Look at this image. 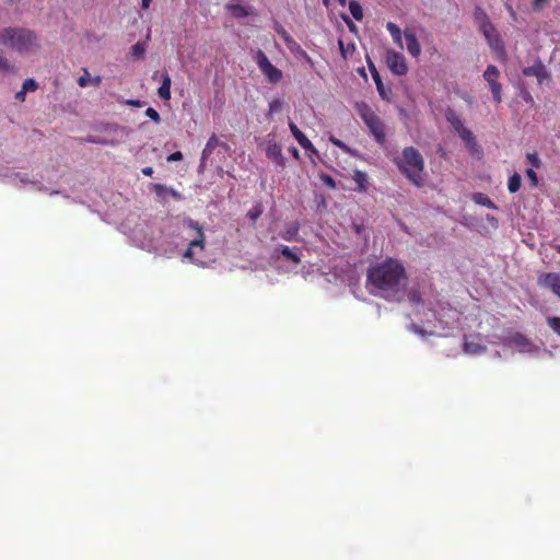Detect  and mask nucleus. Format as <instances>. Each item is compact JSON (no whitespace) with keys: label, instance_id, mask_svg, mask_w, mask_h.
I'll use <instances>...</instances> for the list:
<instances>
[{"label":"nucleus","instance_id":"nucleus-1","mask_svg":"<svg viewBox=\"0 0 560 560\" xmlns=\"http://www.w3.org/2000/svg\"><path fill=\"white\" fill-rule=\"evenodd\" d=\"M408 284L405 266L398 259H386L372 264L366 271L369 292L389 302H400Z\"/></svg>","mask_w":560,"mask_h":560},{"label":"nucleus","instance_id":"nucleus-2","mask_svg":"<svg viewBox=\"0 0 560 560\" xmlns=\"http://www.w3.org/2000/svg\"><path fill=\"white\" fill-rule=\"evenodd\" d=\"M394 163L416 187L420 188L424 185V159L418 149L415 147L404 148L401 156L395 158Z\"/></svg>","mask_w":560,"mask_h":560},{"label":"nucleus","instance_id":"nucleus-3","mask_svg":"<svg viewBox=\"0 0 560 560\" xmlns=\"http://www.w3.org/2000/svg\"><path fill=\"white\" fill-rule=\"evenodd\" d=\"M0 44L19 52L32 50L37 47L36 34L27 28L4 27L0 30Z\"/></svg>","mask_w":560,"mask_h":560},{"label":"nucleus","instance_id":"nucleus-4","mask_svg":"<svg viewBox=\"0 0 560 560\" xmlns=\"http://www.w3.org/2000/svg\"><path fill=\"white\" fill-rule=\"evenodd\" d=\"M358 112L364 124L368 126L370 132L373 135L375 141L380 145H384L386 142V132L385 125L382 119L365 103L358 106Z\"/></svg>","mask_w":560,"mask_h":560},{"label":"nucleus","instance_id":"nucleus-5","mask_svg":"<svg viewBox=\"0 0 560 560\" xmlns=\"http://www.w3.org/2000/svg\"><path fill=\"white\" fill-rule=\"evenodd\" d=\"M254 59L258 69L269 83L277 84L282 80V71L270 62L267 55L261 49L256 51Z\"/></svg>","mask_w":560,"mask_h":560},{"label":"nucleus","instance_id":"nucleus-6","mask_svg":"<svg viewBox=\"0 0 560 560\" xmlns=\"http://www.w3.org/2000/svg\"><path fill=\"white\" fill-rule=\"evenodd\" d=\"M480 32L483 34L490 48L497 54L500 60L506 59V50L500 34L493 24L489 25V28H482Z\"/></svg>","mask_w":560,"mask_h":560},{"label":"nucleus","instance_id":"nucleus-7","mask_svg":"<svg viewBox=\"0 0 560 560\" xmlns=\"http://www.w3.org/2000/svg\"><path fill=\"white\" fill-rule=\"evenodd\" d=\"M499 77L500 71L494 65H489L483 72V79L489 84L493 101L498 104L502 102V85L498 81Z\"/></svg>","mask_w":560,"mask_h":560},{"label":"nucleus","instance_id":"nucleus-8","mask_svg":"<svg viewBox=\"0 0 560 560\" xmlns=\"http://www.w3.org/2000/svg\"><path fill=\"white\" fill-rule=\"evenodd\" d=\"M386 65L388 69L396 75H405L408 72L405 56L394 49L386 51Z\"/></svg>","mask_w":560,"mask_h":560},{"label":"nucleus","instance_id":"nucleus-9","mask_svg":"<svg viewBox=\"0 0 560 560\" xmlns=\"http://www.w3.org/2000/svg\"><path fill=\"white\" fill-rule=\"evenodd\" d=\"M282 255L288 261L299 265L301 262L302 249L300 247H289L287 245H278L273 248L272 257L278 258Z\"/></svg>","mask_w":560,"mask_h":560},{"label":"nucleus","instance_id":"nucleus-10","mask_svg":"<svg viewBox=\"0 0 560 560\" xmlns=\"http://www.w3.org/2000/svg\"><path fill=\"white\" fill-rule=\"evenodd\" d=\"M538 284L549 288L560 298V275L556 272L544 273L538 279Z\"/></svg>","mask_w":560,"mask_h":560},{"label":"nucleus","instance_id":"nucleus-11","mask_svg":"<svg viewBox=\"0 0 560 560\" xmlns=\"http://www.w3.org/2000/svg\"><path fill=\"white\" fill-rule=\"evenodd\" d=\"M522 73L525 77H536L539 84L549 78L546 67L540 61L530 67L523 68Z\"/></svg>","mask_w":560,"mask_h":560},{"label":"nucleus","instance_id":"nucleus-12","mask_svg":"<svg viewBox=\"0 0 560 560\" xmlns=\"http://www.w3.org/2000/svg\"><path fill=\"white\" fill-rule=\"evenodd\" d=\"M404 37L406 40V49L413 57L418 58L421 54V46L418 42L416 34L410 30L404 31Z\"/></svg>","mask_w":560,"mask_h":560},{"label":"nucleus","instance_id":"nucleus-13","mask_svg":"<svg viewBox=\"0 0 560 560\" xmlns=\"http://www.w3.org/2000/svg\"><path fill=\"white\" fill-rule=\"evenodd\" d=\"M266 155L269 160L275 162L278 166L284 167L285 165V158L282 153V149L277 143H269L266 148Z\"/></svg>","mask_w":560,"mask_h":560},{"label":"nucleus","instance_id":"nucleus-14","mask_svg":"<svg viewBox=\"0 0 560 560\" xmlns=\"http://www.w3.org/2000/svg\"><path fill=\"white\" fill-rule=\"evenodd\" d=\"M300 229L301 225L298 221L288 222L284 226V230L279 233V236L287 242L296 241L299 237Z\"/></svg>","mask_w":560,"mask_h":560},{"label":"nucleus","instance_id":"nucleus-15","mask_svg":"<svg viewBox=\"0 0 560 560\" xmlns=\"http://www.w3.org/2000/svg\"><path fill=\"white\" fill-rule=\"evenodd\" d=\"M219 145L225 147V143L221 142L215 133H212V136L209 138L208 142L206 143V147L202 150L200 166L205 165L208 158L213 153V150Z\"/></svg>","mask_w":560,"mask_h":560},{"label":"nucleus","instance_id":"nucleus-16","mask_svg":"<svg viewBox=\"0 0 560 560\" xmlns=\"http://www.w3.org/2000/svg\"><path fill=\"white\" fill-rule=\"evenodd\" d=\"M289 128H290V131L292 133V136L295 138V140L298 141V143L303 148V149H311L312 148V142L307 139V137L298 128V126L294 124V122H290L289 124Z\"/></svg>","mask_w":560,"mask_h":560},{"label":"nucleus","instance_id":"nucleus-17","mask_svg":"<svg viewBox=\"0 0 560 560\" xmlns=\"http://www.w3.org/2000/svg\"><path fill=\"white\" fill-rule=\"evenodd\" d=\"M445 118L447 120V122L452 126V128L454 129V131L457 132V135L463 130L465 129V125L462 120V118L459 117V115H457L453 109H447L446 113H445Z\"/></svg>","mask_w":560,"mask_h":560},{"label":"nucleus","instance_id":"nucleus-18","mask_svg":"<svg viewBox=\"0 0 560 560\" xmlns=\"http://www.w3.org/2000/svg\"><path fill=\"white\" fill-rule=\"evenodd\" d=\"M352 179L357 184V190L360 192H365L369 187V179L365 172L357 170L352 176Z\"/></svg>","mask_w":560,"mask_h":560},{"label":"nucleus","instance_id":"nucleus-19","mask_svg":"<svg viewBox=\"0 0 560 560\" xmlns=\"http://www.w3.org/2000/svg\"><path fill=\"white\" fill-rule=\"evenodd\" d=\"M474 18L478 25L479 31L482 28H489V25H491V21L483 9L480 7H477L474 11Z\"/></svg>","mask_w":560,"mask_h":560},{"label":"nucleus","instance_id":"nucleus-20","mask_svg":"<svg viewBox=\"0 0 560 560\" xmlns=\"http://www.w3.org/2000/svg\"><path fill=\"white\" fill-rule=\"evenodd\" d=\"M189 226L195 229L198 232V237L190 241L189 245L190 247H199L201 249L205 248V234L202 232V228L195 221L189 220Z\"/></svg>","mask_w":560,"mask_h":560},{"label":"nucleus","instance_id":"nucleus-21","mask_svg":"<svg viewBox=\"0 0 560 560\" xmlns=\"http://www.w3.org/2000/svg\"><path fill=\"white\" fill-rule=\"evenodd\" d=\"M171 77L165 72L163 74L162 84L158 90L159 96L164 101H168L171 98Z\"/></svg>","mask_w":560,"mask_h":560},{"label":"nucleus","instance_id":"nucleus-22","mask_svg":"<svg viewBox=\"0 0 560 560\" xmlns=\"http://www.w3.org/2000/svg\"><path fill=\"white\" fill-rule=\"evenodd\" d=\"M459 138L464 141V143L466 144V147L470 150V151H476L477 148H478V144H477V141H476V138L474 136V133L468 129V128H465L463 129L459 133H458Z\"/></svg>","mask_w":560,"mask_h":560},{"label":"nucleus","instance_id":"nucleus-23","mask_svg":"<svg viewBox=\"0 0 560 560\" xmlns=\"http://www.w3.org/2000/svg\"><path fill=\"white\" fill-rule=\"evenodd\" d=\"M386 30L389 32V34L393 37V40L396 45H398L400 48H404L402 44V33L401 30L393 22H388L386 24Z\"/></svg>","mask_w":560,"mask_h":560},{"label":"nucleus","instance_id":"nucleus-24","mask_svg":"<svg viewBox=\"0 0 560 560\" xmlns=\"http://www.w3.org/2000/svg\"><path fill=\"white\" fill-rule=\"evenodd\" d=\"M369 69L371 71L372 78L376 84L378 94L381 95L382 98H386V91L383 85L382 78H381L378 71L376 70L375 66L372 62L369 63Z\"/></svg>","mask_w":560,"mask_h":560},{"label":"nucleus","instance_id":"nucleus-25","mask_svg":"<svg viewBox=\"0 0 560 560\" xmlns=\"http://www.w3.org/2000/svg\"><path fill=\"white\" fill-rule=\"evenodd\" d=\"M472 200L483 207H487L489 209H497L495 203L485 194L482 192H476L472 196Z\"/></svg>","mask_w":560,"mask_h":560},{"label":"nucleus","instance_id":"nucleus-26","mask_svg":"<svg viewBox=\"0 0 560 560\" xmlns=\"http://www.w3.org/2000/svg\"><path fill=\"white\" fill-rule=\"evenodd\" d=\"M289 50L296 57L304 59L307 61L311 66H313V59L310 57V55L301 47L300 44L296 42L289 48Z\"/></svg>","mask_w":560,"mask_h":560},{"label":"nucleus","instance_id":"nucleus-27","mask_svg":"<svg viewBox=\"0 0 560 560\" xmlns=\"http://www.w3.org/2000/svg\"><path fill=\"white\" fill-rule=\"evenodd\" d=\"M463 349L465 353L477 354L483 352L486 350V347L475 341L465 340Z\"/></svg>","mask_w":560,"mask_h":560},{"label":"nucleus","instance_id":"nucleus-28","mask_svg":"<svg viewBox=\"0 0 560 560\" xmlns=\"http://www.w3.org/2000/svg\"><path fill=\"white\" fill-rule=\"evenodd\" d=\"M522 184L521 175L517 173H514L508 182V189L511 194H515L520 190Z\"/></svg>","mask_w":560,"mask_h":560},{"label":"nucleus","instance_id":"nucleus-29","mask_svg":"<svg viewBox=\"0 0 560 560\" xmlns=\"http://www.w3.org/2000/svg\"><path fill=\"white\" fill-rule=\"evenodd\" d=\"M338 46L343 59H348L355 50V46L353 43L345 45L342 39L338 40Z\"/></svg>","mask_w":560,"mask_h":560},{"label":"nucleus","instance_id":"nucleus-30","mask_svg":"<svg viewBox=\"0 0 560 560\" xmlns=\"http://www.w3.org/2000/svg\"><path fill=\"white\" fill-rule=\"evenodd\" d=\"M349 10H350L351 15L357 21H361L363 19V9H362L361 4L358 1L351 0L349 2Z\"/></svg>","mask_w":560,"mask_h":560},{"label":"nucleus","instance_id":"nucleus-31","mask_svg":"<svg viewBox=\"0 0 560 560\" xmlns=\"http://www.w3.org/2000/svg\"><path fill=\"white\" fill-rule=\"evenodd\" d=\"M229 9H230L232 15L235 18H244V16L248 15L246 8L241 4H231L229 7Z\"/></svg>","mask_w":560,"mask_h":560},{"label":"nucleus","instance_id":"nucleus-32","mask_svg":"<svg viewBox=\"0 0 560 560\" xmlns=\"http://www.w3.org/2000/svg\"><path fill=\"white\" fill-rule=\"evenodd\" d=\"M145 51V46L138 42L131 47V54L135 58L142 57Z\"/></svg>","mask_w":560,"mask_h":560},{"label":"nucleus","instance_id":"nucleus-33","mask_svg":"<svg viewBox=\"0 0 560 560\" xmlns=\"http://www.w3.org/2000/svg\"><path fill=\"white\" fill-rule=\"evenodd\" d=\"M261 213L262 208L261 205L258 203L247 212V217L255 222L261 215Z\"/></svg>","mask_w":560,"mask_h":560},{"label":"nucleus","instance_id":"nucleus-34","mask_svg":"<svg viewBox=\"0 0 560 560\" xmlns=\"http://www.w3.org/2000/svg\"><path fill=\"white\" fill-rule=\"evenodd\" d=\"M547 323L549 327L560 336V317H548Z\"/></svg>","mask_w":560,"mask_h":560},{"label":"nucleus","instance_id":"nucleus-35","mask_svg":"<svg viewBox=\"0 0 560 560\" xmlns=\"http://www.w3.org/2000/svg\"><path fill=\"white\" fill-rule=\"evenodd\" d=\"M0 71L11 72L13 71V66L10 61L2 55L0 51Z\"/></svg>","mask_w":560,"mask_h":560},{"label":"nucleus","instance_id":"nucleus-36","mask_svg":"<svg viewBox=\"0 0 560 560\" xmlns=\"http://www.w3.org/2000/svg\"><path fill=\"white\" fill-rule=\"evenodd\" d=\"M320 180H322V182H323V184H324L325 186H327L328 188H330V189L336 188V182H335V179H334L330 175H328V174H322V175H320Z\"/></svg>","mask_w":560,"mask_h":560},{"label":"nucleus","instance_id":"nucleus-37","mask_svg":"<svg viewBox=\"0 0 560 560\" xmlns=\"http://www.w3.org/2000/svg\"><path fill=\"white\" fill-rule=\"evenodd\" d=\"M89 82H90V73H89L88 69L84 68L83 69V75H81L78 79V84L81 88H85V86H88Z\"/></svg>","mask_w":560,"mask_h":560},{"label":"nucleus","instance_id":"nucleus-38","mask_svg":"<svg viewBox=\"0 0 560 560\" xmlns=\"http://www.w3.org/2000/svg\"><path fill=\"white\" fill-rule=\"evenodd\" d=\"M145 116H148L150 119H152L156 124L160 122V120H161L160 114L153 107L147 108Z\"/></svg>","mask_w":560,"mask_h":560},{"label":"nucleus","instance_id":"nucleus-39","mask_svg":"<svg viewBox=\"0 0 560 560\" xmlns=\"http://www.w3.org/2000/svg\"><path fill=\"white\" fill-rule=\"evenodd\" d=\"M526 159L528 160L533 167H540L541 162L537 153H527Z\"/></svg>","mask_w":560,"mask_h":560},{"label":"nucleus","instance_id":"nucleus-40","mask_svg":"<svg viewBox=\"0 0 560 560\" xmlns=\"http://www.w3.org/2000/svg\"><path fill=\"white\" fill-rule=\"evenodd\" d=\"M22 89L25 91V92H28V91H35L37 89V83L34 79H26L23 83V86Z\"/></svg>","mask_w":560,"mask_h":560},{"label":"nucleus","instance_id":"nucleus-41","mask_svg":"<svg viewBox=\"0 0 560 560\" xmlns=\"http://www.w3.org/2000/svg\"><path fill=\"white\" fill-rule=\"evenodd\" d=\"M526 175L529 178L532 186H537V184H538L537 173L533 168H527Z\"/></svg>","mask_w":560,"mask_h":560},{"label":"nucleus","instance_id":"nucleus-42","mask_svg":"<svg viewBox=\"0 0 560 560\" xmlns=\"http://www.w3.org/2000/svg\"><path fill=\"white\" fill-rule=\"evenodd\" d=\"M282 107V102L280 100H273L269 103V112L276 113L279 112Z\"/></svg>","mask_w":560,"mask_h":560},{"label":"nucleus","instance_id":"nucleus-43","mask_svg":"<svg viewBox=\"0 0 560 560\" xmlns=\"http://www.w3.org/2000/svg\"><path fill=\"white\" fill-rule=\"evenodd\" d=\"M513 341L516 343V345H527L528 343V339L520 334V332H516L513 337H512Z\"/></svg>","mask_w":560,"mask_h":560},{"label":"nucleus","instance_id":"nucleus-44","mask_svg":"<svg viewBox=\"0 0 560 560\" xmlns=\"http://www.w3.org/2000/svg\"><path fill=\"white\" fill-rule=\"evenodd\" d=\"M550 0H533L532 5L534 11H540Z\"/></svg>","mask_w":560,"mask_h":560},{"label":"nucleus","instance_id":"nucleus-45","mask_svg":"<svg viewBox=\"0 0 560 560\" xmlns=\"http://www.w3.org/2000/svg\"><path fill=\"white\" fill-rule=\"evenodd\" d=\"M409 300L413 304H420L422 302L421 295L418 291H413L409 293Z\"/></svg>","mask_w":560,"mask_h":560},{"label":"nucleus","instance_id":"nucleus-46","mask_svg":"<svg viewBox=\"0 0 560 560\" xmlns=\"http://www.w3.org/2000/svg\"><path fill=\"white\" fill-rule=\"evenodd\" d=\"M183 160V154L180 151H176L167 156L168 162H177Z\"/></svg>","mask_w":560,"mask_h":560},{"label":"nucleus","instance_id":"nucleus-47","mask_svg":"<svg viewBox=\"0 0 560 560\" xmlns=\"http://www.w3.org/2000/svg\"><path fill=\"white\" fill-rule=\"evenodd\" d=\"M88 142L96 143V144H108L109 142L107 140L101 139L98 137H89L86 139Z\"/></svg>","mask_w":560,"mask_h":560},{"label":"nucleus","instance_id":"nucleus-48","mask_svg":"<svg viewBox=\"0 0 560 560\" xmlns=\"http://www.w3.org/2000/svg\"><path fill=\"white\" fill-rule=\"evenodd\" d=\"M275 31L281 36L283 37L284 35H287V30L279 23V22H275Z\"/></svg>","mask_w":560,"mask_h":560},{"label":"nucleus","instance_id":"nucleus-49","mask_svg":"<svg viewBox=\"0 0 560 560\" xmlns=\"http://www.w3.org/2000/svg\"><path fill=\"white\" fill-rule=\"evenodd\" d=\"M281 38L283 39L288 49L295 43L294 38L289 33H287V35Z\"/></svg>","mask_w":560,"mask_h":560},{"label":"nucleus","instance_id":"nucleus-50","mask_svg":"<svg viewBox=\"0 0 560 560\" xmlns=\"http://www.w3.org/2000/svg\"><path fill=\"white\" fill-rule=\"evenodd\" d=\"M153 168L151 166H145L141 170V173L144 175V176H152L153 175Z\"/></svg>","mask_w":560,"mask_h":560},{"label":"nucleus","instance_id":"nucleus-51","mask_svg":"<svg viewBox=\"0 0 560 560\" xmlns=\"http://www.w3.org/2000/svg\"><path fill=\"white\" fill-rule=\"evenodd\" d=\"M184 257L185 258H188V259H192L194 258V250H192V247H190V245L188 246V248L185 250L184 253Z\"/></svg>","mask_w":560,"mask_h":560},{"label":"nucleus","instance_id":"nucleus-52","mask_svg":"<svg viewBox=\"0 0 560 560\" xmlns=\"http://www.w3.org/2000/svg\"><path fill=\"white\" fill-rule=\"evenodd\" d=\"M26 92L22 89L15 94V98L20 102H24Z\"/></svg>","mask_w":560,"mask_h":560},{"label":"nucleus","instance_id":"nucleus-53","mask_svg":"<svg viewBox=\"0 0 560 560\" xmlns=\"http://www.w3.org/2000/svg\"><path fill=\"white\" fill-rule=\"evenodd\" d=\"M165 187L162 184H155L154 190L158 195H160L162 191H164Z\"/></svg>","mask_w":560,"mask_h":560},{"label":"nucleus","instance_id":"nucleus-54","mask_svg":"<svg viewBox=\"0 0 560 560\" xmlns=\"http://www.w3.org/2000/svg\"><path fill=\"white\" fill-rule=\"evenodd\" d=\"M305 150L308 152L310 156H312V155H314V154H315V155H317V154H318L317 149H316L313 144H312V148H311V149H305Z\"/></svg>","mask_w":560,"mask_h":560},{"label":"nucleus","instance_id":"nucleus-55","mask_svg":"<svg viewBox=\"0 0 560 560\" xmlns=\"http://www.w3.org/2000/svg\"><path fill=\"white\" fill-rule=\"evenodd\" d=\"M152 0H141V8L142 9H149Z\"/></svg>","mask_w":560,"mask_h":560},{"label":"nucleus","instance_id":"nucleus-56","mask_svg":"<svg viewBox=\"0 0 560 560\" xmlns=\"http://www.w3.org/2000/svg\"><path fill=\"white\" fill-rule=\"evenodd\" d=\"M345 21H346V23H347L348 27H349L351 31L355 30V24H354L352 21H350V20H349V19H347V18H345Z\"/></svg>","mask_w":560,"mask_h":560},{"label":"nucleus","instance_id":"nucleus-57","mask_svg":"<svg viewBox=\"0 0 560 560\" xmlns=\"http://www.w3.org/2000/svg\"><path fill=\"white\" fill-rule=\"evenodd\" d=\"M331 142H332L335 145L339 147V148H343V147H345L343 142H342V141H340V140H338V139L331 138Z\"/></svg>","mask_w":560,"mask_h":560},{"label":"nucleus","instance_id":"nucleus-58","mask_svg":"<svg viewBox=\"0 0 560 560\" xmlns=\"http://www.w3.org/2000/svg\"><path fill=\"white\" fill-rule=\"evenodd\" d=\"M523 98H524V101H525V102H527V103H528V102H533V97H532V95H530L528 92H525V93L523 94Z\"/></svg>","mask_w":560,"mask_h":560},{"label":"nucleus","instance_id":"nucleus-59","mask_svg":"<svg viewBox=\"0 0 560 560\" xmlns=\"http://www.w3.org/2000/svg\"><path fill=\"white\" fill-rule=\"evenodd\" d=\"M290 151H291L292 155H293L296 160H299V159H300V153H299V150H298L296 148H294V147H293Z\"/></svg>","mask_w":560,"mask_h":560},{"label":"nucleus","instance_id":"nucleus-60","mask_svg":"<svg viewBox=\"0 0 560 560\" xmlns=\"http://www.w3.org/2000/svg\"><path fill=\"white\" fill-rule=\"evenodd\" d=\"M101 81H102V79H101V77H100V75H97V77H95V78H93V79H92V83H93L95 86H98V85L101 84Z\"/></svg>","mask_w":560,"mask_h":560},{"label":"nucleus","instance_id":"nucleus-61","mask_svg":"<svg viewBox=\"0 0 560 560\" xmlns=\"http://www.w3.org/2000/svg\"><path fill=\"white\" fill-rule=\"evenodd\" d=\"M555 249L560 254V245H556Z\"/></svg>","mask_w":560,"mask_h":560},{"label":"nucleus","instance_id":"nucleus-62","mask_svg":"<svg viewBox=\"0 0 560 560\" xmlns=\"http://www.w3.org/2000/svg\"><path fill=\"white\" fill-rule=\"evenodd\" d=\"M339 2H340L341 4H345V3H346V0H339Z\"/></svg>","mask_w":560,"mask_h":560},{"label":"nucleus","instance_id":"nucleus-63","mask_svg":"<svg viewBox=\"0 0 560 560\" xmlns=\"http://www.w3.org/2000/svg\"><path fill=\"white\" fill-rule=\"evenodd\" d=\"M323 1H324L325 4H327L329 0H323Z\"/></svg>","mask_w":560,"mask_h":560}]
</instances>
